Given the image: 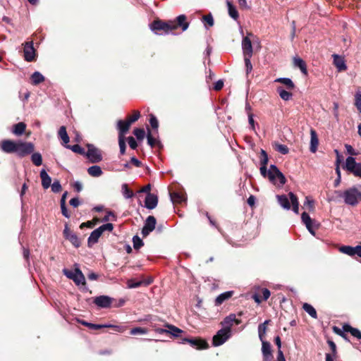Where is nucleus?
<instances>
[{"mask_svg":"<svg viewBox=\"0 0 361 361\" xmlns=\"http://www.w3.org/2000/svg\"><path fill=\"white\" fill-rule=\"evenodd\" d=\"M346 204L355 205L361 201V185L346 190L343 195Z\"/></svg>","mask_w":361,"mask_h":361,"instance_id":"nucleus-1","label":"nucleus"},{"mask_svg":"<svg viewBox=\"0 0 361 361\" xmlns=\"http://www.w3.org/2000/svg\"><path fill=\"white\" fill-rule=\"evenodd\" d=\"M269 180L275 185L281 187L286 183V178L275 165H271L267 171V176Z\"/></svg>","mask_w":361,"mask_h":361,"instance_id":"nucleus-2","label":"nucleus"},{"mask_svg":"<svg viewBox=\"0 0 361 361\" xmlns=\"http://www.w3.org/2000/svg\"><path fill=\"white\" fill-rule=\"evenodd\" d=\"M176 28L177 25L175 23V21L163 22L161 20H157L151 25V29L156 33H158V31L161 30L165 33H168Z\"/></svg>","mask_w":361,"mask_h":361,"instance_id":"nucleus-3","label":"nucleus"},{"mask_svg":"<svg viewBox=\"0 0 361 361\" xmlns=\"http://www.w3.org/2000/svg\"><path fill=\"white\" fill-rule=\"evenodd\" d=\"M344 169L355 176L361 178V164L356 162L353 157H348L346 159Z\"/></svg>","mask_w":361,"mask_h":361,"instance_id":"nucleus-4","label":"nucleus"},{"mask_svg":"<svg viewBox=\"0 0 361 361\" xmlns=\"http://www.w3.org/2000/svg\"><path fill=\"white\" fill-rule=\"evenodd\" d=\"M231 336V331L227 330L222 327L214 336L212 339V344L214 346H219L224 344Z\"/></svg>","mask_w":361,"mask_h":361,"instance_id":"nucleus-5","label":"nucleus"},{"mask_svg":"<svg viewBox=\"0 0 361 361\" xmlns=\"http://www.w3.org/2000/svg\"><path fill=\"white\" fill-rule=\"evenodd\" d=\"M16 153L20 157H25L34 150V145L31 142H16Z\"/></svg>","mask_w":361,"mask_h":361,"instance_id":"nucleus-6","label":"nucleus"},{"mask_svg":"<svg viewBox=\"0 0 361 361\" xmlns=\"http://www.w3.org/2000/svg\"><path fill=\"white\" fill-rule=\"evenodd\" d=\"M87 157L92 163L99 162L102 159L100 150L92 145H87Z\"/></svg>","mask_w":361,"mask_h":361,"instance_id":"nucleus-7","label":"nucleus"},{"mask_svg":"<svg viewBox=\"0 0 361 361\" xmlns=\"http://www.w3.org/2000/svg\"><path fill=\"white\" fill-rule=\"evenodd\" d=\"M250 36H253L252 33H248L247 36L243 37L242 40V49L244 56L252 57L253 54L252 41Z\"/></svg>","mask_w":361,"mask_h":361,"instance_id":"nucleus-8","label":"nucleus"},{"mask_svg":"<svg viewBox=\"0 0 361 361\" xmlns=\"http://www.w3.org/2000/svg\"><path fill=\"white\" fill-rule=\"evenodd\" d=\"M241 323V320L236 318L235 314H231L227 316L221 322L222 327L227 330L231 331V327L233 325H238Z\"/></svg>","mask_w":361,"mask_h":361,"instance_id":"nucleus-9","label":"nucleus"},{"mask_svg":"<svg viewBox=\"0 0 361 361\" xmlns=\"http://www.w3.org/2000/svg\"><path fill=\"white\" fill-rule=\"evenodd\" d=\"M24 58L27 61H32L35 58V50L33 47L32 42H25L24 44Z\"/></svg>","mask_w":361,"mask_h":361,"instance_id":"nucleus-10","label":"nucleus"},{"mask_svg":"<svg viewBox=\"0 0 361 361\" xmlns=\"http://www.w3.org/2000/svg\"><path fill=\"white\" fill-rule=\"evenodd\" d=\"M63 235L65 238L69 240L75 247H80L81 244L80 239L74 233L71 231L68 225L65 226L63 230Z\"/></svg>","mask_w":361,"mask_h":361,"instance_id":"nucleus-11","label":"nucleus"},{"mask_svg":"<svg viewBox=\"0 0 361 361\" xmlns=\"http://www.w3.org/2000/svg\"><path fill=\"white\" fill-rule=\"evenodd\" d=\"M156 219L154 216H149L146 219L145 226L142 231V234L144 236H147L150 232H152L156 226Z\"/></svg>","mask_w":361,"mask_h":361,"instance_id":"nucleus-12","label":"nucleus"},{"mask_svg":"<svg viewBox=\"0 0 361 361\" xmlns=\"http://www.w3.org/2000/svg\"><path fill=\"white\" fill-rule=\"evenodd\" d=\"M0 147L4 152L6 153H16V142L5 140L0 144Z\"/></svg>","mask_w":361,"mask_h":361,"instance_id":"nucleus-13","label":"nucleus"},{"mask_svg":"<svg viewBox=\"0 0 361 361\" xmlns=\"http://www.w3.org/2000/svg\"><path fill=\"white\" fill-rule=\"evenodd\" d=\"M302 221L305 225L306 228L307 226H310L311 228H319L320 226V224L317 221L312 219L309 214L306 212H303L301 216Z\"/></svg>","mask_w":361,"mask_h":361,"instance_id":"nucleus-14","label":"nucleus"},{"mask_svg":"<svg viewBox=\"0 0 361 361\" xmlns=\"http://www.w3.org/2000/svg\"><path fill=\"white\" fill-rule=\"evenodd\" d=\"M319 145V139L317 132L313 128L310 129V150L312 153H315Z\"/></svg>","mask_w":361,"mask_h":361,"instance_id":"nucleus-15","label":"nucleus"},{"mask_svg":"<svg viewBox=\"0 0 361 361\" xmlns=\"http://www.w3.org/2000/svg\"><path fill=\"white\" fill-rule=\"evenodd\" d=\"M158 199L157 197L152 193H148L146 198L145 204L147 209H152L157 205Z\"/></svg>","mask_w":361,"mask_h":361,"instance_id":"nucleus-16","label":"nucleus"},{"mask_svg":"<svg viewBox=\"0 0 361 361\" xmlns=\"http://www.w3.org/2000/svg\"><path fill=\"white\" fill-rule=\"evenodd\" d=\"M333 58H334L333 63L338 71H343L346 69L347 67H346L345 62L343 57H342L339 55H337V54H334Z\"/></svg>","mask_w":361,"mask_h":361,"instance_id":"nucleus-17","label":"nucleus"},{"mask_svg":"<svg viewBox=\"0 0 361 361\" xmlns=\"http://www.w3.org/2000/svg\"><path fill=\"white\" fill-rule=\"evenodd\" d=\"M185 341L197 349H206L208 348V343L202 339H186Z\"/></svg>","mask_w":361,"mask_h":361,"instance_id":"nucleus-18","label":"nucleus"},{"mask_svg":"<svg viewBox=\"0 0 361 361\" xmlns=\"http://www.w3.org/2000/svg\"><path fill=\"white\" fill-rule=\"evenodd\" d=\"M94 302L99 307H108L111 305V299L108 296L102 295L95 298Z\"/></svg>","mask_w":361,"mask_h":361,"instance_id":"nucleus-19","label":"nucleus"},{"mask_svg":"<svg viewBox=\"0 0 361 361\" xmlns=\"http://www.w3.org/2000/svg\"><path fill=\"white\" fill-rule=\"evenodd\" d=\"M262 341V352L264 360L269 361L272 357L271 345L269 343H268L267 341Z\"/></svg>","mask_w":361,"mask_h":361,"instance_id":"nucleus-20","label":"nucleus"},{"mask_svg":"<svg viewBox=\"0 0 361 361\" xmlns=\"http://www.w3.org/2000/svg\"><path fill=\"white\" fill-rule=\"evenodd\" d=\"M261 167H260V173L261 174L265 177L267 176V167L266 165L268 163V156L266 152L263 149L261 151Z\"/></svg>","mask_w":361,"mask_h":361,"instance_id":"nucleus-21","label":"nucleus"},{"mask_svg":"<svg viewBox=\"0 0 361 361\" xmlns=\"http://www.w3.org/2000/svg\"><path fill=\"white\" fill-rule=\"evenodd\" d=\"M101 235H102V233L100 232V231L98 228L93 231L91 233V234L87 240L88 246L92 247L93 245L97 243Z\"/></svg>","mask_w":361,"mask_h":361,"instance_id":"nucleus-22","label":"nucleus"},{"mask_svg":"<svg viewBox=\"0 0 361 361\" xmlns=\"http://www.w3.org/2000/svg\"><path fill=\"white\" fill-rule=\"evenodd\" d=\"M40 178L42 179V185L44 189H47L51 186V178L47 174L44 169L40 171Z\"/></svg>","mask_w":361,"mask_h":361,"instance_id":"nucleus-23","label":"nucleus"},{"mask_svg":"<svg viewBox=\"0 0 361 361\" xmlns=\"http://www.w3.org/2000/svg\"><path fill=\"white\" fill-rule=\"evenodd\" d=\"M233 295V291H227L220 294L215 300V305L219 306L224 301L231 298Z\"/></svg>","mask_w":361,"mask_h":361,"instance_id":"nucleus-24","label":"nucleus"},{"mask_svg":"<svg viewBox=\"0 0 361 361\" xmlns=\"http://www.w3.org/2000/svg\"><path fill=\"white\" fill-rule=\"evenodd\" d=\"M259 290L262 292V298H261V297L257 293L254 294L252 296L255 301L258 304L262 302V300H267L270 296V291L268 289H267V288L259 289Z\"/></svg>","mask_w":361,"mask_h":361,"instance_id":"nucleus-25","label":"nucleus"},{"mask_svg":"<svg viewBox=\"0 0 361 361\" xmlns=\"http://www.w3.org/2000/svg\"><path fill=\"white\" fill-rule=\"evenodd\" d=\"M290 90H286L281 86H279L276 87V92L279 94L280 97L284 101H288L292 98V93L290 92Z\"/></svg>","mask_w":361,"mask_h":361,"instance_id":"nucleus-26","label":"nucleus"},{"mask_svg":"<svg viewBox=\"0 0 361 361\" xmlns=\"http://www.w3.org/2000/svg\"><path fill=\"white\" fill-rule=\"evenodd\" d=\"M131 123H129L128 121H119L118 122V128L119 130V135H123L124 137V135L128 132V130L130 128Z\"/></svg>","mask_w":361,"mask_h":361,"instance_id":"nucleus-27","label":"nucleus"},{"mask_svg":"<svg viewBox=\"0 0 361 361\" xmlns=\"http://www.w3.org/2000/svg\"><path fill=\"white\" fill-rule=\"evenodd\" d=\"M274 82L283 84L288 90H292L295 87L293 82L290 78H279L276 79Z\"/></svg>","mask_w":361,"mask_h":361,"instance_id":"nucleus-28","label":"nucleus"},{"mask_svg":"<svg viewBox=\"0 0 361 361\" xmlns=\"http://www.w3.org/2000/svg\"><path fill=\"white\" fill-rule=\"evenodd\" d=\"M343 329L345 332H350L352 336L356 337L358 339H361V331L357 329L353 328L350 325L345 324L343 325Z\"/></svg>","mask_w":361,"mask_h":361,"instance_id":"nucleus-29","label":"nucleus"},{"mask_svg":"<svg viewBox=\"0 0 361 361\" xmlns=\"http://www.w3.org/2000/svg\"><path fill=\"white\" fill-rule=\"evenodd\" d=\"M59 137L61 139V140L63 141V145H65V146L66 147V145H68V143L69 142V137L67 134V132H66V128L65 126H61L60 128H59Z\"/></svg>","mask_w":361,"mask_h":361,"instance_id":"nucleus-30","label":"nucleus"},{"mask_svg":"<svg viewBox=\"0 0 361 361\" xmlns=\"http://www.w3.org/2000/svg\"><path fill=\"white\" fill-rule=\"evenodd\" d=\"M77 285H85V279L82 273V271L79 269H76V274L73 280Z\"/></svg>","mask_w":361,"mask_h":361,"instance_id":"nucleus-31","label":"nucleus"},{"mask_svg":"<svg viewBox=\"0 0 361 361\" xmlns=\"http://www.w3.org/2000/svg\"><path fill=\"white\" fill-rule=\"evenodd\" d=\"M186 20V16L185 15H180L177 17L176 21L175 23L176 24L177 27L180 26L182 27V30L183 31L186 30L188 27V23L185 22Z\"/></svg>","mask_w":361,"mask_h":361,"instance_id":"nucleus-32","label":"nucleus"},{"mask_svg":"<svg viewBox=\"0 0 361 361\" xmlns=\"http://www.w3.org/2000/svg\"><path fill=\"white\" fill-rule=\"evenodd\" d=\"M277 199H278L279 203L283 208H284L286 209H290V204L289 200L286 195H278Z\"/></svg>","mask_w":361,"mask_h":361,"instance_id":"nucleus-33","label":"nucleus"},{"mask_svg":"<svg viewBox=\"0 0 361 361\" xmlns=\"http://www.w3.org/2000/svg\"><path fill=\"white\" fill-rule=\"evenodd\" d=\"M288 196L290 197L292 206H293V210L295 214L299 213V202L297 197L293 193L289 192Z\"/></svg>","mask_w":361,"mask_h":361,"instance_id":"nucleus-34","label":"nucleus"},{"mask_svg":"<svg viewBox=\"0 0 361 361\" xmlns=\"http://www.w3.org/2000/svg\"><path fill=\"white\" fill-rule=\"evenodd\" d=\"M171 199L173 203H182L185 200L184 194L181 192H173L171 194Z\"/></svg>","mask_w":361,"mask_h":361,"instance_id":"nucleus-35","label":"nucleus"},{"mask_svg":"<svg viewBox=\"0 0 361 361\" xmlns=\"http://www.w3.org/2000/svg\"><path fill=\"white\" fill-rule=\"evenodd\" d=\"M339 251L349 256H353L355 255V247L343 245L339 247Z\"/></svg>","mask_w":361,"mask_h":361,"instance_id":"nucleus-36","label":"nucleus"},{"mask_svg":"<svg viewBox=\"0 0 361 361\" xmlns=\"http://www.w3.org/2000/svg\"><path fill=\"white\" fill-rule=\"evenodd\" d=\"M25 128L26 125L23 122H20L13 126V133L16 135H20L24 133Z\"/></svg>","mask_w":361,"mask_h":361,"instance_id":"nucleus-37","label":"nucleus"},{"mask_svg":"<svg viewBox=\"0 0 361 361\" xmlns=\"http://www.w3.org/2000/svg\"><path fill=\"white\" fill-rule=\"evenodd\" d=\"M294 64L295 66L298 67L300 71L304 73L305 75H307V68L306 64L305 61L300 59V58H295L294 59Z\"/></svg>","mask_w":361,"mask_h":361,"instance_id":"nucleus-38","label":"nucleus"},{"mask_svg":"<svg viewBox=\"0 0 361 361\" xmlns=\"http://www.w3.org/2000/svg\"><path fill=\"white\" fill-rule=\"evenodd\" d=\"M87 171L93 177H99L102 174V171L99 166H92L87 169Z\"/></svg>","mask_w":361,"mask_h":361,"instance_id":"nucleus-39","label":"nucleus"},{"mask_svg":"<svg viewBox=\"0 0 361 361\" xmlns=\"http://www.w3.org/2000/svg\"><path fill=\"white\" fill-rule=\"evenodd\" d=\"M272 145L276 151L280 152L282 154H286L289 152L288 147L285 145H281L278 142H274Z\"/></svg>","mask_w":361,"mask_h":361,"instance_id":"nucleus-40","label":"nucleus"},{"mask_svg":"<svg viewBox=\"0 0 361 361\" xmlns=\"http://www.w3.org/2000/svg\"><path fill=\"white\" fill-rule=\"evenodd\" d=\"M227 6L229 16L232 18L237 20L238 18V12L235 7L230 1H227Z\"/></svg>","mask_w":361,"mask_h":361,"instance_id":"nucleus-41","label":"nucleus"},{"mask_svg":"<svg viewBox=\"0 0 361 361\" xmlns=\"http://www.w3.org/2000/svg\"><path fill=\"white\" fill-rule=\"evenodd\" d=\"M304 310L308 313L312 317L316 319L317 317L315 309L310 304L304 303L302 306Z\"/></svg>","mask_w":361,"mask_h":361,"instance_id":"nucleus-42","label":"nucleus"},{"mask_svg":"<svg viewBox=\"0 0 361 361\" xmlns=\"http://www.w3.org/2000/svg\"><path fill=\"white\" fill-rule=\"evenodd\" d=\"M32 82L34 85L39 84L44 80V76L39 72H35L31 76Z\"/></svg>","mask_w":361,"mask_h":361,"instance_id":"nucleus-43","label":"nucleus"},{"mask_svg":"<svg viewBox=\"0 0 361 361\" xmlns=\"http://www.w3.org/2000/svg\"><path fill=\"white\" fill-rule=\"evenodd\" d=\"M121 191L126 198H130L133 196V191L128 188V186L126 183H124L121 185Z\"/></svg>","mask_w":361,"mask_h":361,"instance_id":"nucleus-44","label":"nucleus"},{"mask_svg":"<svg viewBox=\"0 0 361 361\" xmlns=\"http://www.w3.org/2000/svg\"><path fill=\"white\" fill-rule=\"evenodd\" d=\"M143 285L142 281H135V279H129L127 281V287L128 288H135Z\"/></svg>","mask_w":361,"mask_h":361,"instance_id":"nucleus-45","label":"nucleus"},{"mask_svg":"<svg viewBox=\"0 0 361 361\" xmlns=\"http://www.w3.org/2000/svg\"><path fill=\"white\" fill-rule=\"evenodd\" d=\"M166 326L168 327V333L172 334L174 336H178L179 334L182 332V330L178 329V327L171 325V324H166Z\"/></svg>","mask_w":361,"mask_h":361,"instance_id":"nucleus-46","label":"nucleus"},{"mask_svg":"<svg viewBox=\"0 0 361 361\" xmlns=\"http://www.w3.org/2000/svg\"><path fill=\"white\" fill-rule=\"evenodd\" d=\"M269 320L265 321L263 324H260L258 327L259 336L261 341H263L264 335L267 330V324L269 323Z\"/></svg>","mask_w":361,"mask_h":361,"instance_id":"nucleus-47","label":"nucleus"},{"mask_svg":"<svg viewBox=\"0 0 361 361\" xmlns=\"http://www.w3.org/2000/svg\"><path fill=\"white\" fill-rule=\"evenodd\" d=\"M354 104L359 113L361 114V92H357L355 93Z\"/></svg>","mask_w":361,"mask_h":361,"instance_id":"nucleus-48","label":"nucleus"},{"mask_svg":"<svg viewBox=\"0 0 361 361\" xmlns=\"http://www.w3.org/2000/svg\"><path fill=\"white\" fill-rule=\"evenodd\" d=\"M32 161L36 166H40L42 163V155L39 153H34L31 157Z\"/></svg>","mask_w":361,"mask_h":361,"instance_id":"nucleus-49","label":"nucleus"},{"mask_svg":"<svg viewBox=\"0 0 361 361\" xmlns=\"http://www.w3.org/2000/svg\"><path fill=\"white\" fill-rule=\"evenodd\" d=\"M314 205V201L310 197H306L304 202V207L309 211H313Z\"/></svg>","mask_w":361,"mask_h":361,"instance_id":"nucleus-50","label":"nucleus"},{"mask_svg":"<svg viewBox=\"0 0 361 361\" xmlns=\"http://www.w3.org/2000/svg\"><path fill=\"white\" fill-rule=\"evenodd\" d=\"M81 324L90 328V329H99L105 328V327L109 326L108 325L94 324L88 323V322H84V321L81 322Z\"/></svg>","mask_w":361,"mask_h":361,"instance_id":"nucleus-51","label":"nucleus"},{"mask_svg":"<svg viewBox=\"0 0 361 361\" xmlns=\"http://www.w3.org/2000/svg\"><path fill=\"white\" fill-rule=\"evenodd\" d=\"M148 332L147 329L136 327L133 328L130 330L131 335H137V334H146Z\"/></svg>","mask_w":361,"mask_h":361,"instance_id":"nucleus-52","label":"nucleus"},{"mask_svg":"<svg viewBox=\"0 0 361 361\" xmlns=\"http://www.w3.org/2000/svg\"><path fill=\"white\" fill-rule=\"evenodd\" d=\"M133 133L138 140H143L145 135V132L142 128H135Z\"/></svg>","mask_w":361,"mask_h":361,"instance_id":"nucleus-53","label":"nucleus"},{"mask_svg":"<svg viewBox=\"0 0 361 361\" xmlns=\"http://www.w3.org/2000/svg\"><path fill=\"white\" fill-rule=\"evenodd\" d=\"M114 228V226L111 223H108V224H104L101 226H99L98 228V229L100 231V232L102 233V234L106 231H111Z\"/></svg>","mask_w":361,"mask_h":361,"instance_id":"nucleus-54","label":"nucleus"},{"mask_svg":"<svg viewBox=\"0 0 361 361\" xmlns=\"http://www.w3.org/2000/svg\"><path fill=\"white\" fill-rule=\"evenodd\" d=\"M66 147L71 149L73 152H76V153H79L81 154L85 153L84 149L78 145H75L73 146L66 145Z\"/></svg>","mask_w":361,"mask_h":361,"instance_id":"nucleus-55","label":"nucleus"},{"mask_svg":"<svg viewBox=\"0 0 361 361\" xmlns=\"http://www.w3.org/2000/svg\"><path fill=\"white\" fill-rule=\"evenodd\" d=\"M118 144L120 147V151L122 154L125 153L126 151V143L125 140L123 135L118 136Z\"/></svg>","mask_w":361,"mask_h":361,"instance_id":"nucleus-56","label":"nucleus"},{"mask_svg":"<svg viewBox=\"0 0 361 361\" xmlns=\"http://www.w3.org/2000/svg\"><path fill=\"white\" fill-rule=\"evenodd\" d=\"M133 242L135 249H139L143 245L142 240L138 236H134Z\"/></svg>","mask_w":361,"mask_h":361,"instance_id":"nucleus-57","label":"nucleus"},{"mask_svg":"<svg viewBox=\"0 0 361 361\" xmlns=\"http://www.w3.org/2000/svg\"><path fill=\"white\" fill-rule=\"evenodd\" d=\"M140 117V111H134L133 114L130 116L127 121L130 123L131 124L139 119Z\"/></svg>","mask_w":361,"mask_h":361,"instance_id":"nucleus-58","label":"nucleus"},{"mask_svg":"<svg viewBox=\"0 0 361 361\" xmlns=\"http://www.w3.org/2000/svg\"><path fill=\"white\" fill-rule=\"evenodd\" d=\"M244 59H245L246 72H247V73H249L252 70V63L250 61L251 57L244 56Z\"/></svg>","mask_w":361,"mask_h":361,"instance_id":"nucleus-59","label":"nucleus"},{"mask_svg":"<svg viewBox=\"0 0 361 361\" xmlns=\"http://www.w3.org/2000/svg\"><path fill=\"white\" fill-rule=\"evenodd\" d=\"M51 190L54 192H59L61 190V185L59 180H55L52 185H51Z\"/></svg>","mask_w":361,"mask_h":361,"instance_id":"nucleus-60","label":"nucleus"},{"mask_svg":"<svg viewBox=\"0 0 361 361\" xmlns=\"http://www.w3.org/2000/svg\"><path fill=\"white\" fill-rule=\"evenodd\" d=\"M203 21L205 24H207L209 27L214 25V20L212 15H207L203 17Z\"/></svg>","mask_w":361,"mask_h":361,"instance_id":"nucleus-61","label":"nucleus"},{"mask_svg":"<svg viewBox=\"0 0 361 361\" xmlns=\"http://www.w3.org/2000/svg\"><path fill=\"white\" fill-rule=\"evenodd\" d=\"M107 325L110 326H107L106 328H112L115 331L120 332V333H123L126 330V327L124 326H118V325H111V324H107Z\"/></svg>","mask_w":361,"mask_h":361,"instance_id":"nucleus-62","label":"nucleus"},{"mask_svg":"<svg viewBox=\"0 0 361 361\" xmlns=\"http://www.w3.org/2000/svg\"><path fill=\"white\" fill-rule=\"evenodd\" d=\"M63 274L69 279L73 280L74 276L76 274V269L74 271L68 270V269H63Z\"/></svg>","mask_w":361,"mask_h":361,"instance_id":"nucleus-63","label":"nucleus"},{"mask_svg":"<svg viewBox=\"0 0 361 361\" xmlns=\"http://www.w3.org/2000/svg\"><path fill=\"white\" fill-rule=\"evenodd\" d=\"M149 123L153 128L157 129L158 128V121L154 115H150Z\"/></svg>","mask_w":361,"mask_h":361,"instance_id":"nucleus-64","label":"nucleus"}]
</instances>
